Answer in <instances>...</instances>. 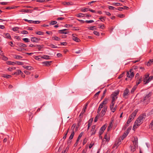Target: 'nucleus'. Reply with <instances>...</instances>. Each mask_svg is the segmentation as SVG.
<instances>
[{"instance_id":"41","label":"nucleus","mask_w":153,"mask_h":153,"mask_svg":"<svg viewBox=\"0 0 153 153\" xmlns=\"http://www.w3.org/2000/svg\"><path fill=\"white\" fill-rule=\"evenodd\" d=\"M57 22L56 21H51L50 23V25H53L56 24Z\"/></svg>"},{"instance_id":"50","label":"nucleus","mask_w":153,"mask_h":153,"mask_svg":"<svg viewBox=\"0 0 153 153\" xmlns=\"http://www.w3.org/2000/svg\"><path fill=\"white\" fill-rule=\"evenodd\" d=\"M16 64L18 65H22L24 64L22 62L17 61L16 62Z\"/></svg>"},{"instance_id":"49","label":"nucleus","mask_w":153,"mask_h":153,"mask_svg":"<svg viewBox=\"0 0 153 153\" xmlns=\"http://www.w3.org/2000/svg\"><path fill=\"white\" fill-rule=\"evenodd\" d=\"M108 9L110 10H113L117 9L115 8L114 7L111 6L108 7Z\"/></svg>"},{"instance_id":"29","label":"nucleus","mask_w":153,"mask_h":153,"mask_svg":"<svg viewBox=\"0 0 153 153\" xmlns=\"http://www.w3.org/2000/svg\"><path fill=\"white\" fill-rule=\"evenodd\" d=\"M128 132H126V133H125L122 136V137H121V140H123L125 138L127 135L128 134Z\"/></svg>"},{"instance_id":"12","label":"nucleus","mask_w":153,"mask_h":153,"mask_svg":"<svg viewBox=\"0 0 153 153\" xmlns=\"http://www.w3.org/2000/svg\"><path fill=\"white\" fill-rule=\"evenodd\" d=\"M17 45L19 47L26 48L27 46L26 45L21 42H18Z\"/></svg>"},{"instance_id":"53","label":"nucleus","mask_w":153,"mask_h":153,"mask_svg":"<svg viewBox=\"0 0 153 153\" xmlns=\"http://www.w3.org/2000/svg\"><path fill=\"white\" fill-rule=\"evenodd\" d=\"M21 33L24 34H27L28 33V32L26 30H24Z\"/></svg>"},{"instance_id":"48","label":"nucleus","mask_w":153,"mask_h":153,"mask_svg":"<svg viewBox=\"0 0 153 153\" xmlns=\"http://www.w3.org/2000/svg\"><path fill=\"white\" fill-rule=\"evenodd\" d=\"M11 76L10 75H4L3 76V77L8 79L10 78Z\"/></svg>"},{"instance_id":"33","label":"nucleus","mask_w":153,"mask_h":153,"mask_svg":"<svg viewBox=\"0 0 153 153\" xmlns=\"http://www.w3.org/2000/svg\"><path fill=\"white\" fill-rule=\"evenodd\" d=\"M16 72V75H19L20 74L22 75L23 74V73L19 70H17Z\"/></svg>"},{"instance_id":"2","label":"nucleus","mask_w":153,"mask_h":153,"mask_svg":"<svg viewBox=\"0 0 153 153\" xmlns=\"http://www.w3.org/2000/svg\"><path fill=\"white\" fill-rule=\"evenodd\" d=\"M145 117L146 115L144 114L140 116L135 121L133 128H137V126H139L142 123V122L144 120Z\"/></svg>"},{"instance_id":"35","label":"nucleus","mask_w":153,"mask_h":153,"mask_svg":"<svg viewBox=\"0 0 153 153\" xmlns=\"http://www.w3.org/2000/svg\"><path fill=\"white\" fill-rule=\"evenodd\" d=\"M137 88V85H135L134 86L133 88H132L131 90V93L132 94H133L134 92V91H135V90H136V89Z\"/></svg>"},{"instance_id":"25","label":"nucleus","mask_w":153,"mask_h":153,"mask_svg":"<svg viewBox=\"0 0 153 153\" xmlns=\"http://www.w3.org/2000/svg\"><path fill=\"white\" fill-rule=\"evenodd\" d=\"M103 107V106L102 104H100L97 111V113L98 114H100V111H101L102 108Z\"/></svg>"},{"instance_id":"1","label":"nucleus","mask_w":153,"mask_h":153,"mask_svg":"<svg viewBox=\"0 0 153 153\" xmlns=\"http://www.w3.org/2000/svg\"><path fill=\"white\" fill-rule=\"evenodd\" d=\"M119 92V91H116L113 93L111 95V97L112 99L111 103L110 105V108L111 111L113 112H114L117 109V105L114 107L115 103V101L117 99V96Z\"/></svg>"},{"instance_id":"22","label":"nucleus","mask_w":153,"mask_h":153,"mask_svg":"<svg viewBox=\"0 0 153 153\" xmlns=\"http://www.w3.org/2000/svg\"><path fill=\"white\" fill-rule=\"evenodd\" d=\"M14 58L17 59H21L22 58V57L17 55H15L14 56Z\"/></svg>"},{"instance_id":"26","label":"nucleus","mask_w":153,"mask_h":153,"mask_svg":"<svg viewBox=\"0 0 153 153\" xmlns=\"http://www.w3.org/2000/svg\"><path fill=\"white\" fill-rule=\"evenodd\" d=\"M52 39L54 40L59 41L60 39V38L56 36H53L52 38Z\"/></svg>"},{"instance_id":"58","label":"nucleus","mask_w":153,"mask_h":153,"mask_svg":"<svg viewBox=\"0 0 153 153\" xmlns=\"http://www.w3.org/2000/svg\"><path fill=\"white\" fill-rule=\"evenodd\" d=\"M19 29V27H13L12 28V30L14 31H17Z\"/></svg>"},{"instance_id":"24","label":"nucleus","mask_w":153,"mask_h":153,"mask_svg":"<svg viewBox=\"0 0 153 153\" xmlns=\"http://www.w3.org/2000/svg\"><path fill=\"white\" fill-rule=\"evenodd\" d=\"M6 63L7 64L9 65H14L15 64H16V63L14 62H12L10 61H7L6 62Z\"/></svg>"},{"instance_id":"18","label":"nucleus","mask_w":153,"mask_h":153,"mask_svg":"<svg viewBox=\"0 0 153 153\" xmlns=\"http://www.w3.org/2000/svg\"><path fill=\"white\" fill-rule=\"evenodd\" d=\"M3 36L5 38L10 39H11L9 33H4L3 34Z\"/></svg>"},{"instance_id":"37","label":"nucleus","mask_w":153,"mask_h":153,"mask_svg":"<svg viewBox=\"0 0 153 153\" xmlns=\"http://www.w3.org/2000/svg\"><path fill=\"white\" fill-rule=\"evenodd\" d=\"M103 139H105L107 142H108L109 141V138L107 136V134H105Z\"/></svg>"},{"instance_id":"19","label":"nucleus","mask_w":153,"mask_h":153,"mask_svg":"<svg viewBox=\"0 0 153 153\" xmlns=\"http://www.w3.org/2000/svg\"><path fill=\"white\" fill-rule=\"evenodd\" d=\"M138 111V110L137 109L135 110L130 116H133L134 118L136 116Z\"/></svg>"},{"instance_id":"46","label":"nucleus","mask_w":153,"mask_h":153,"mask_svg":"<svg viewBox=\"0 0 153 153\" xmlns=\"http://www.w3.org/2000/svg\"><path fill=\"white\" fill-rule=\"evenodd\" d=\"M113 5H116L117 6H122V4H120L119 3H114L113 4Z\"/></svg>"},{"instance_id":"63","label":"nucleus","mask_w":153,"mask_h":153,"mask_svg":"<svg viewBox=\"0 0 153 153\" xmlns=\"http://www.w3.org/2000/svg\"><path fill=\"white\" fill-rule=\"evenodd\" d=\"M100 91H99L97 93L94 95V97H97L100 93Z\"/></svg>"},{"instance_id":"15","label":"nucleus","mask_w":153,"mask_h":153,"mask_svg":"<svg viewBox=\"0 0 153 153\" xmlns=\"http://www.w3.org/2000/svg\"><path fill=\"white\" fill-rule=\"evenodd\" d=\"M121 140L119 139L117 141L115 142V143L113 145V147H115L116 146L117 147L121 143Z\"/></svg>"},{"instance_id":"39","label":"nucleus","mask_w":153,"mask_h":153,"mask_svg":"<svg viewBox=\"0 0 153 153\" xmlns=\"http://www.w3.org/2000/svg\"><path fill=\"white\" fill-rule=\"evenodd\" d=\"M149 128L151 129V130H153V120L150 123Z\"/></svg>"},{"instance_id":"30","label":"nucleus","mask_w":153,"mask_h":153,"mask_svg":"<svg viewBox=\"0 0 153 153\" xmlns=\"http://www.w3.org/2000/svg\"><path fill=\"white\" fill-rule=\"evenodd\" d=\"M59 33L61 34H67L69 32L68 31H63V30H59Z\"/></svg>"},{"instance_id":"23","label":"nucleus","mask_w":153,"mask_h":153,"mask_svg":"<svg viewBox=\"0 0 153 153\" xmlns=\"http://www.w3.org/2000/svg\"><path fill=\"white\" fill-rule=\"evenodd\" d=\"M134 139L133 141V143L134 145H137L138 143V139L136 137H134Z\"/></svg>"},{"instance_id":"4","label":"nucleus","mask_w":153,"mask_h":153,"mask_svg":"<svg viewBox=\"0 0 153 153\" xmlns=\"http://www.w3.org/2000/svg\"><path fill=\"white\" fill-rule=\"evenodd\" d=\"M130 94V91L128 88H126L123 94V97L125 99H127Z\"/></svg>"},{"instance_id":"9","label":"nucleus","mask_w":153,"mask_h":153,"mask_svg":"<svg viewBox=\"0 0 153 153\" xmlns=\"http://www.w3.org/2000/svg\"><path fill=\"white\" fill-rule=\"evenodd\" d=\"M96 127V125H94L92 126L91 127V135H92L93 134H94L97 131V130L96 129H95Z\"/></svg>"},{"instance_id":"61","label":"nucleus","mask_w":153,"mask_h":153,"mask_svg":"<svg viewBox=\"0 0 153 153\" xmlns=\"http://www.w3.org/2000/svg\"><path fill=\"white\" fill-rule=\"evenodd\" d=\"M83 134V133L82 132H81L80 134L79 135L78 137V138L77 139H78L79 140L80 139V138L81 137H82V135Z\"/></svg>"},{"instance_id":"51","label":"nucleus","mask_w":153,"mask_h":153,"mask_svg":"<svg viewBox=\"0 0 153 153\" xmlns=\"http://www.w3.org/2000/svg\"><path fill=\"white\" fill-rule=\"evenodd\" d=\"M85 22L87 23H92L94 22V21L93 20H86L85 21Z\"/></svg>"},{"instance_id":"17","label":"nucleus","mask_w":153,"mask_h":153,"mask_svg":"<svg viewBox=\"0 0 153 153\" xmlns=\"http://www.w3.org/2000/svg\"><path fill=\"white\" fill-rule=\"evenodd\" d=\"M134 119V117L133 116H130L126 122V123L127 124H129Z\"/></svg>"},{"instance_id":"20","label":"nucleus","mask_w":153,"mask_h":153,"mask_svg":"<svg viewBox=\"0 0 153 153\" xmlns=\"http://www.w3.org/2000/svg\"><path fill=\"white\" fill-rule=\"evenodd\" d=\"M153 59H150L148 61L147 63V65L148 66H150L153 64Z\"/></svg>"},{"instance_id":"16","label":"nucleus","mask_w":153,"mask_h":153,"mask_svg":"<svg viewBox=\"0 0 153 153\" xmlns=\"http://www.w3.org/2000/svg\"><path fill=\"white\" fill-rule=\"evenodd\" d=\"M51 61H45L42 62V63L44 65L48 66L51 65Z\"/></svg>"},{"instance_id":"36","label":"nucleus","mask_w":153,"mask_h":153,"mask_svg":"<svg viewBox=\"0 0 153 153\" xmlns=\"http://www.w3.org/2000/svg\"><path fill=\"white\" fill-rule=\"evenodd\" d=\"M62 4L64 5H72L71 4V2H62Z\"/></svg>"},{"instance_id":"27","label":"nucleus","mask_w":153,"mask_h":153,"mask_svg":"<svg viewBox=\"0 0 153 153\" xmlns=\"http://www.w3.org/2000/svg\"><path fill=\"white\" fill-rule=\"evenodd\" d=\"M85 14H84L82 13H80L77 14L76 15V16L79 17H85Z\"/></svg>"},{"instance_id":"57","label":"nucleus","mask_w":153,"mask_h":153,"mask_svg":"<svg viewBox=\"0 0 153 153\" xmlns=\"http://www.w3.org/2000/svg\"><path fill=\"white\" fill-rule=\"evenodd\" d=\"M16 7H7L6 8V9H7V10H10V9H14Z\"/></svg>"},{"instance_id":"28","label":"nucleus","mask_w":153,"mask_h":153,"mask_svg":"<svg viewBox=\"0 0 153 153\" xmlns=\"http://www.w3.org/2000/svg\"><path fill=\"white\" fill-rule=\"evenodd\" d=\"M108 100L107 98H105L101 104H102L103 106V105L106 104L108 102Z\"/></svg>"},{"instance_id":"21","label":"nucleus","mask_w":153,"mask_h":153,"mask_svg":"<svg viewBox=\"0 0 153 153\" xmlns=\"http://www.w3.org/2000/svg\"><path fill=\"white\" fill-rule=\"evenodd\" d=\"M142 78L141 77H140V78L139 79H136V84L137 86L140 84L142 81Z\"/></svg>"},{"instance_id":"34","label":"nucleus","mask_w":153,"mask_h":153,"mask_svg":"<svg viewBox=\"0 0 153 153\" xmlns=\"http://www.w3.org/2000/svg\"><path fill=\"white\" fill-rule=\"evenodd\" d=\"M24 68L29 70H31L32 69V68L30 66H24Z\"/></svg>"},{"instance_id":"13","label":"nucleus","mask_w":153,"mask_h":153,"mask_svg":"<svg viewBox=\"0 0 153 153\" xmlns=\"http://www.w3.org/2000/svg\"><path fill=\"white\" fill-rule=\"evenodd\" d=\"M75 34H72V36L73 40L77 42H79L80 41V39L78 38L77 37L75 36Z\"/></svg>"},{"instance_id":"31","label":"nucleus","mask_w":153,"mask_h":153,"mask_svg":"<svg viewBox=\"0 0 153 153\" xmlns=\"http://www.w3.org/2000/svg\"><path fill=\"white\" fill-rule=\"evenodd\" d=\"M89 8H82L81 10V11L82 12H87L88 10L89 11Z\"/></svg>"},{"instance_id":"59","label":"nucleus","mask_w":153,"mask_h":153,"mask_svg":"<svg viewBox=\"0 0 153 153\" xmlns=\"http://www.w3.org/2000/svg\"><path fill=\"white\" fill-rule=\"evenodd\" d=\"M50 46L52 48H57V46H56L53 44H51L50 45Z\"/></svg>"},{"instance_id":"56","label":"nucleus","mask_w":153,"mask_h":153,"mask_svg":"<svg viewBox=\"0 0 153 153\" xmlns=\"http://www.w3.org/2000/svg\"><path fill=\"white\" fill-rule=\"evenodd\" d=\"M87 142V139L86 138H85L83 140L82 144L83 145H84Z\"/></svg>"},{"instance_id":"60","label":"nucleus","mask_w":153,"mask_h":153,"mask_svg":"<svg viewBox=\"0 0 153 153\" xmlns=\"http://www.w3.org/2000/svg\"><path fill=\"white\" fill-rule=\"evenodd\" d=\"M8 2H0V4L2 5H6L8 4Z\"/></svg>"},{"instance_id":"40","label":"nucleus","mask_w":153,"mask_h":153,"mask_svg":"<svg viewBox=\"0 0 153 153\" xmlns=\"http://www.w3.org/2000/svg\"><path fill=\"white\" fill-rule=\"evenodd\" d=\"M106 17L105 16L102 17L101 16L99 18V19L102 22H104L105 21Z\"/></svg>"},{"instance_id":"14","label":"nucleus","mask_w":153,"mask_h":153,"mask_svg":"<svg viewBox=\"0 0 153 153\" xmlns=\"http://www.w3.org/2000/svg\"><path fill=\"white\" fill-rule=\"evenodd\" d=\"M74 128H75V126H72L71 128L73 130V131H72V132L71 134L69 137V139L70 140H71L74 137Z\"/></svg>"},{"instance_id":"55","label":"nucleus","mask_w":153,"mask_h":153,"mask_svg":"<svg viewBox=\"0 0 153 153\" xmlns=\"http://www.w3.org/2000/svg\"><path fill=\"white\" fill-rule=\"evenodd\" d=\"M93 33L95 35L97 36H99V33L98 32H97V31H94L93 32Z\"/></svg>"},{"instance_id":"10","label":"nucleus","mask_w":153,"mask_h":153,"mask_svg":"<svg viewBox=\"0 0 153 153\" xmlns=\"http://www.w3.org/2000/svg\"><path fill=\"white\" fill-rule=\"evenodd\" d=\"M40 40V38L35 37H32L31 38V41L34 42H38Z\"/></svg>"},{"instance_id":"47","label":"nucleus","mask_w":153,"mask_h":153,"mask_svg":"<svg viewBox=\"0 0 153 153\" xmlns=\"http://www.w3.org/2000/svg\"><path fill=\"white\" fill-rule=\"evenodd\" d=\"M89 29L90 30H93L94 29L96 30V29H97L96 27L95 26L91 27H89Z\"/></svg>"},{"instance_id":"54","label":"nucleus","mask_w":153,"mask_h":153,"mask_svg":"<svg viewBox=\"0 0 153 153\" xmlns=\"http://www.w3.org/2000/svg\"><path fill=\"white\" fill-rule=\"evenodd\" d=\"M40 22L39 21H32V23H34V24H39L40 23Z\"/></svg>"},{"instance_id":"38","label":"nucleus","mask_w":153,"mask_h":153,"mask_svg":"<svg viewBox=\"0 0 153 153\" xmlns=\"http://www.w3.org/2000/svg\"><path fill=\"white\" fill-rule=\"evenodd\" d=\"M100 116V114H97V115L96 116L94 120V122H96L97 121L98 119L99 118Z\"/></svg>"},{"instance_id":"6","label":"nucleus","mask_w":153,"mask_h":153,"mask_svg":"<svg viewBox=\"0 0 153 153\" xmlns=\"http://www.w3.org/2000/svg\"><path fill=\"white\" fill-rule=\"evenodd\" d=\"M107 106H104L103 108L102 109L100 113V116L101 117H103L106 113V112L107 110Z\"/></svg>"},{"instance_id":"7","label":"nucleus","mask_w":153,"mask_h":153,"mask_svg":"<svg viewBox=\"0 0 153 153\" xmlns=\"http://www.w3.org/2000/svg\"><path fill=\"white\" fill-rule=\"evenodd\" d=\"M87 105L88 104H86L85 105V106L83 108L82 111L79 116V117L80 118H82V117L83 114L85 112V110L87 108Z\"/></svg>"},{"instance_id":"11","label":"nucleus","mask_w":153,"mask_h":153,"mask_svg":"<svg viewBox=\"0 0 153 153\" xmlns=\"http://www.w3.org/2000/svg\"><path fill=\"white\" fill-rule=\"evenodd\" d=\"M134 76V74L133 72L131 71L127 72V76L129 78H132Z\"/></svg>"},{"instance_id":"44","label":"nucleus","mask_w":153,"mask_h":153,"mask_svg":"<svg viewBox=\"0 0 153 153\" xmlns=\"http://www.w3.org/2000/svg\"><path fill=\"white\" fill-rule=\"evenodd\" d=\"M22 40L25 42H30L28 38H23L22 39Z\"/></svg>"},{"instance_id":"43","label":"nucleus","mask_w":153,"mask_h":153,"mask_svg":"<svg viewBox=\"0 0 153 153\" xmlns=\"http://www.w3.org/2000/svg\"><path fill=\"white\" fill-rule=\"evenodd\" d=\"M36 34L39 35H43L44 34V33L42 31H38L36 32Z\"/></svg>"},{"instance_id":"52","label":"nucleus","mask_w":153,"mask_h":153,"mask_svg":"<svg viewBox=\"0 0 153 153\" xmlns=\"http://www.w3.org/2000/svg\"><path fill=\"white\" fill-rule=\"evenodd\" d=\"M135 79H137L140 78V74L139 73H137L135 76Z\"/></svg>"},{"instance_id":"5","label":"nucleus","mask_w":153,"mask_h":153,"mask_svg":"<svg viewBox=\"0 0 153 153\" xmlns=\"http://www.w3.org/2000/svg\"><path fill=\"white\" fill-rule=\"evenodd\" d=\"M149 74H145L143 77V81L144 84H146L150 82V79H149Z\"/></svg>"},{"instance_id":"8","label":"nucleus","mask_w":153,"mask_h":153,"mask_svg":"<svg viewBox=\"0 0 153 153\" xmlns=\"http://www.w3.org/2000/svg\"><path fill=\"white\" fill-rule=\"evenodd\" d=\"M106 128V126L105 125H103L102 127L100 129L99 132V137H100V136L103 133V131L105 130Z\"/></svg>"},{"instance_id":"42","label":"nucleus","mask_w":153,"mask_h":153,"mask_svg":"<svg viewBox=\"0 0 153 153\" xmlns=\"http://www.w3.org/2000/svg\"><path fill=\"white\" fill-rule=\"evenodd\" d=\"M42 58V56H37L35 57V59H36L39 61L41 60Z\"/></svg>"},{"instance_id":"3","label":"nucleus","mask_w":153,"mask_h":153,"mask_svg":"<svg viewBox=\"0 0 153 153\" xmlns=\"http://www.w3.org/2000/svg\"><path fill=\"white\" fill-rule=\"evenodd\" d=\"M152 95V92H149L148 94H146L141 100V102H142L145 105H146L148 104L149 101V97Z\"/></svg>"},{"instance_id":"32","label":"nucleus","mask_w":153,"mask_h":153,"mask_svg":"<svg viewBox=\"0 0 153 153\" xmlns=\"http://www.w3.org/2000/svg\"><path fill=\"white\" fill-rule=\"evenodd\" d=\"M42 58L46 59H50V56L48 55H44L42 56Z\"/></svg>"},{"instance_id":"62","label":"nucleus","mask_w":153,"mask_h":153,"mask_svg":"<svg viewBox=\"0 0 153 153\" xmlns=\"http://www.w3.org/2000/svg\"><path fill=\"white\" fill-rule=\"evenodd\" d=\"M131 150L133 152H134L135 150V148L134 147V146H131Z\"/></svg>"},{"instance_id":"45","label":"nucleus","mask_w":153,"mask_h":153,"mask_svg":"<svg viewBox=\"0 0 153 153\" xmlns=\"http://www.w3.org/2000/svg\"><path fill=\"white\" fill-rule=\"evenodd\" d=\"M99 28L103 30L105 28V26L104 25H99Z\"/></svg>"},{"instance_id":"64","label":"nucleus","mask_w":153,"mask_h":153,"mask_svg":"<svg viewBox=\"0 0 153 153\" xmlns=\"http://www.w3.org/2000/svg\"><path fill=\"white\" fill-rule=\"evenodd\" d=\"M64 19L63 17H59L57 18L56 20L57 21L62 20Z\"/></svg>"}]
</instances>
